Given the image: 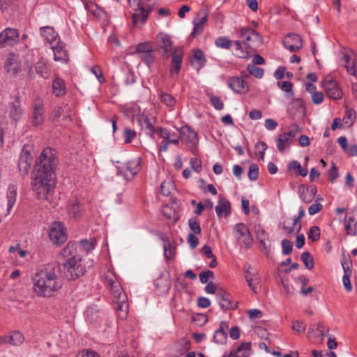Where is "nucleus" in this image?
<instances>
[{
  "label": "nucleus",
  "mask_w": 357,
  "mask_h": 357,
  "mask_svg": "<svg viewBox=\"0 0 357 357\" xmlns=\"http://www.w3.org/2000/svg\"><path fill=\"white\" fill-rule=\"evenodd\" d=\"M234 230L237 233V239L242 238L241 242L244 248L245 249L250 248L253 243V238L246 225L243 223H238L235 225Z\"/></svg>",
  "instance_id": "ddd939ff"
},
{
  "label": "nucleus",
  "mask_w": 357,
  "mask_h": 357,
  "mask_svg": "<svg viewBox=\"0 0 357 357\" xmlns=\"http://www.w3.org/2000/svg\"><path fill=\"white\" fill-rule=\"evenodd\" d=\"M259 176V168L256 164H252L249 167L248 178L251 181H256Z\"/></svg>",
  "instance_id": "13d9d810"
},
{
  "label": "nucleus",
  "mask_w": 357,
  "mask_h": 357,
  "mask_svg": "<svg viewBox=\"0 0 357 357\" xmlns=\"http://www.w3.org/2000/svg\"><path fill=\"white\" fill-rule=\"evenodd\" d=\"M355 119V112L353 110H347L346 116L343 119V121L348 126H351Z\"/></svg>",
  "instance_id": "69168bd1"
},
{
  "label": "nucleus",
  "mask_w": 357,
  "mask_h": 357,
  "mask_svg": "<svg viewBox=\"0 0 357 357\" xmlns=\"http://www.w3.org/2000/svg\"><path fill=\"white\" fill-rule=\"evenodd\" d=\"M82 207L77 199L72 201L68 204V213L71 218H79L82 215Z\"/></svg>",
  "instance_id": "c756f323"
},
{
  "label": "nucleus",
  "mask_w": 357,
  "mask_h": 357,
  "mask_svg": "<svg viewBox=\"0 0 357 357\" xmlns=\"http://www.w3.org/2000/svg\"><path fill=\"white\" fill-rule=\"evenodd\" d=\"M75 250V248L73 244L68 243L67 245L62 249V250L60 252V257L63 258V259H69L74 255H73V252Z\"/></svg>",
  "instance_id": "de8ad7c7"
},
{
  "label": "nucleus",
  "mask_w": 357,
  "mask_h": 357,
  "mask_svg": "<svg viewBox=\"0 0 357 357\" xmlns=\"http://www.w3.org/2000/svg\"><path fill=\"white\" fill-rule=\"evenodd\" d=\"M210 102L214 108L217 110H221L224 107L223 102L218 96H211Z\"/></svg>",
  "instance_id": "e2e57ef3"
},
{
  "label": "nucleus",
  "mask_w": 357,
  "mask_h": 357,
  "mask_svg": "<svg viewBox=\"0 0 357 357\" xmlns=\"http://www.w3.org/2000/svg\"><path fill=\"white\" fill-rule=\"evenodd\" d=\"M5 68L8 73H11L13 75H16L20 69V66L17 59L11 56L8 58L6 62Z\"/></svg>",
  "instance_id": "2f4dec72"
},
{
  "label": "nucleus",
  "mask_w": 357,
  "mask_h": 357,
  "mask_svg": "<svg viewBox=\"0 0 357 357\" xmlns=\"http://www.w3.org/2000/svg\"><path fill=\"white\" fill-rule=\"evenodd\" d=\"M160 99L162 103L169 107H174L176 102V99L172 95L163 91L160 92Z\"/></svg>",
  "instance_id": "a19ab883"
},
{
  "label": "nucleus",
  "mask_w": 357,
  "mask_h": 357,
  "mask_svg": "<svg viewBox=\"0 0 357 357\" xmlns=\"http://www.w3.org/2000/svg\"><path fill=\"white\" fill-rule=\"evenodd\" d=\"M254 230L257 240L268 238V237H269L268 234L260 224H255L254 226Z\"/></svg>",
  "instance_id": "09e8293b"
},
{
  "label": "nucleus",
  "mask_w": 357,
  "mask_h": 357,
  "mask_svg": "<svg viewBox=\"0 0 357 357\" xmlns=\"http://www.w3.org/2000/svg\"><path fill=\"white\" fill-rule=\"evenodd\" d=\"M7 337V342L13 346L21 345L24 340V337L20 331L11 332Z\"/></svg>",
  "instance_id": "7c9ffc66"
},
{
  "label": "nucleus",
  "mask_w": 357,
  "mask_h": 357,
  "mask_svg": "<svg viewBox=\"0 0 357 357\" xmlns=\"http://www.w3.org/2000/svg\"><path fill=\"white\" fill-rule=\"evenodd\" d=\"M62 286L63 282L53 265H48L38 271L33 278V291L40 297L53 296Z\"/></svg>",
  "instance_id": "f03ea898"
},
{
  "label": "nucleus",
  "mask_w": 357,
  "mask_h": 357,
  "mask_svg": "<svg viewBox=\"0 0 357 357\" xmlns=\"http://www.w3.org/2000/svg\"><path fill=\"white\" fill-rule=\"evenodd\" d=\"M321 232L318 226H312L310 228L308 238L312 242L317 241L320 238Z\"/></svg>",
  "instance_id": "603ef678"
},
{
  "label": "nucleus",
  "mask_w": 357,
  "mask_h": 357,
  "mask_svg": "<svg viewBox=\"0 0 357 357\" xmlns=\"http://www.w3.org/2000/svg\"><path fill=\"white\" fill-rule=\"evenodd\" d=\"M155 134H158L161 138H162V142H169L177 145L178 144V139H170L171 133L167 129L159 127L157 128Z\"/></svg>",
  "instance_id": "e433bc0d"
},
{
  "label": "nucleus",
  "mask_w": 357,
  "mask_h": 357,
  "mask_svg": "<svg viewBox=\"0 0 357 357\" xmlns=\"http://www.w3.org/2000/svg\"><path fill=\"white\" fill-rule=\"evenodd\" d=\"M76 357H100V356L92 350H83L78 353Z\"/></svg>",
  "instance_id": "774afa93"
},
{
  "label": "nucleus",
  "mask_w": 357,
  "mask_h": 357,
  "mask_svg": "<svg viewBox=\"0 0 357 357\" xmlns=\"http://www.w3.org/2000/svg\"><path fill=\"white\" fill-rule=\"evenodd\" d=\"M231 40L227 39L226 37H220L215 40L216 46L221 48H229L231 45Z\"/></svg>",
  "instance_id": "bf43d9fd"
},
{
  "label": "nucleus",
  "mask_w": 357,
  "mask_h": 357,
  "mask_svg": "<svg viewBox=\"0 0 357 357\" xmlns=\"http://www.w3.org/2000/svg\"><path fill=\"white\" fill-rule=\"evenodd\" d=\"M17 190V188L14 184H10L8 188L7 206H8V211L10 210V208L13 207V206L14 205V204L16 201Z\"/></svg>",
  "instance_id": "f704fd0d"
},
{
  "label": "nucleus",
  "mask_w": 357,
  "mask_h": 357,
  "mask_svg": "<svg viewBox=\"0 0 357 357\" xmlns=\"http://www.w3.org/2000/svg\"><path fill=\"white\" fill-rule=\"evenodd\" d=\"M137 119L141 128L144 130L151 139H154L157 131V128L154 126L155 123V118H149L147 114L143 113L139 115Z\"/></svg>",
  "instance_id": "4468645a"
},
{
  "label": "nucleus",
  "mask_w": 357,
  "mask_h": 357,
  "mask_svg": "<svg viewBox=\"0 0 357 357\" xmlns=\"http://www.w3.org/2000/svg\"><path fill=\"white\" fill-rule=\"evenodd\" d=\"M52 93L56 97H61L66 94V88L63 79L56 77L52 83Z\"/></svg>",
  "instance_id": "bb28decb"
},
{
  "label": "nucleus",
  "mask_w": 357,
  "mask_h": 357,
  "mask_svg": "<svg viewBox=\"0 0 357 357\" xmlns=\"http://www.w3.org/2000/svg\"><path fill=\"white\" fill-rule=\"evenodd\" d=\"M227 340V332L215 331L213 335V341L216 344H224Z\"/></svg>",
  "instance_id": "8fccbe9b"
},
{
  "label": "nucleus",
  "mask_w": 357,
  "mask_h": 357,
  "mask_svg": "<svg viewBox=\"0 0 357 357\" xmlns=\"http://www.w3.org/2000/svg\"><path fill=\"white\" fill-rule=\"evenodd\" d=\"M141 159L137 158L118 167L119 172L126 179H132L140 170Z\"/></svg>",
  "instance_id": "1a4fd4ad"
},
{
  "label": "nucleus",
  "mask_w": 357,
  "mask_h": 357,
  "mask_svg": "<svg viewBox=\"0 0 357 357\" xmlns=\"http://www.w3.org/2000/svg\"><path fill=\"white\" fill-rule=\"evenodd\" d=\"M301 259L306 268L311 270L314 267V259L308 252H304L301 254Z\"/></svg>",
  "instance_id": "37998d69"
},
{
  "label": "nucleus",
  "mask_w": 357,
  "mask_h": 357,
  "mask_svg": "<svg viewBox=\"0 0 357 357\" xmlns=\"http://www.w3.org/2000/svg\"><path fill=\"white\" fill-rule=\"evenodd\" d=\"M35 69L38 74L43 78L47 79L50 76V71L47 63L43 60H39L35 65Z\"/></svg>",
  "instance_id": "72a5a7b5"
},
{
  "label": "nucleus",
  "mask_w": 357,
  "mask_h": 357,
  "mask_svg": "<svg viewBox=\"0 0 357 357\" xmlns=\"http://www.w3.org/2000/svg\"><path fill=\"white\" fill-rule=\"evenodd\" d=\"M45 109L43 102L40 100L36 101L31 109V113L29 116L30 123L33 127H38L44 123Z\"/></svg>",
  "instance_id": "9b49d317"
},
{
  "label": "nucleus",
  "mask_w": 357,
  "mask_h": 357,
  "mask_svg": "<svg viewBox=\"0 0 357 357\" xmlns=\"http://www.w3.org/2000/svg\"><path fill=\"white\" fill-rule=\"evenodd\" d=\"M345 229L348 235L355 236L357 233V222L354 217H349L345 220Z\"/></svg>",
  "instance_id": "4c0bfd02"
},
{
  "label": "nucleus",
  "mask_w": 357,
  "mask_h": 357,
  "mask_svg": "<svg viewBox=\"0 0 357 357\" xmlns=\"http://www.w3.org/2000/svg\"><path fill=\"white\" fill-rule=\"evenodd\" d=\"M321 84L329 98L333 100L342 98V91L336 80L328 76L322 80Z\"/></svg>",
  "instance_id": "9d476101"
},
{
  "label": "nucleus",
  "mask_w": 357,
  "mask_h": 357,
  "mask_svg": "<svg viewBox=\"0 0 357 357\" xmlns=\"http://www.w3.org/2000/svg\"><path fill=\"white\" fill-rule=\"evenodd\" d=\"M8 113L9 118L14 122L20 121L24 114V109L22 107L20 98L16 96L8 104Z\"/></svg>",
  "instance_id": "2eb2a0df"
},
{
  "label": "nucleus",
  "mask_w": 357,
  "mask_h": 357,
  "mask_svg": "<svg viewBox=\"0 0 357 357\" xmlns=\"http://www.w3.org/2000/svg\"><path fill=\"white\" fill-rule=\"evenodd\" d=\"M58 273H63V276L68 280H74L84 275V269L82 265V259L79 257L73 256L63 262H59Z\"/></svg>",
  "instance_id": "39448f33"
},
{
  "label": "nucleus",
  "mask_w": 357,
  "mask_h": 357,
  "mask_svg": "<svg viewBox=\"0 0 357 357\" xmlns=\"http://www.w3.org/2000/svg\"><path fill=\"white\" fill-rule=\"evenodd\" d=\"M151 10V8L146 9L144 7L136 11L137 13H133L132 15L133 24L135 26H137L139 24H143L144 23H145Z\"/></svg>",
  "instance_id": "393cba45"
},
{
  "label": "nucleus",
  "mask_w": 357,
  "mask_h": 357,
  "mask_svg": "<svg viewBox=\"0 0 357 357\" xmlns=\"http://www.w3.org/2000/svg\"><path fill=\"white\" fill-rule=\"evenodd\" d=\"M248 73L256 78H261L264 76V71L261 68L255 65L248 64L247 66Z\"/></svg>",
  "instance_id": "a18cd8bd"
},
{
  "label": "nucleus",
  "mask_w": 357,
  "mask_h": 357,
  "mask_svg": "<svg viewBox=\"0 0 357 357\" xmlns=\"http://www.w3.org/2000/svg\"><path fill=\"white\" fill-rule=\"evenodd\" d=\"M282 253L285 255H290L292 252V243L291 241L284 239L282 241Z\"/></svg>",
  "instance_id": "052dcab7"
},
{
  "label": "nucleus",
  "mask_w": 357,
  "mask_h": 357,
  "mask_svg": "<svg viewBox=\"0 0 357 357\" xmlns=\"http://www.w3.org/2000/svg\"><path fill=\"white\" fill-rule=\"evenodd\" d=\"M49 236L54 244H61L67 239L65 228L60 222H54L50 228Z\"/></svg>",
  "instance_id": "f8f14e48"
},
{
  "label": "nucleus",
  "mask_w": 357,
  "mask_h": 357,
  "mask_svg": "<svg viewBox=\"0 0 357 357\" xmlns=\"http://www.w3.org/2000/svg\"><path fill=\"white\" fill-rule=\"evenodd\" d=\"M278 86L287 93V96L291 97L294 96V93L293 91V84L291 82L288 81L278 82Z\"/></svg>",
  "instance_id": "c03bdc74"
},
{
  "label": "nucleus",
  "mask_w": 357,
  "mask_h": 357,
  "mask_svg": "<svg viewBox=\"0 0 357 357\" xmlns=\"http://www.w3.org/2000/svg\"><path fill=\"white\" fill-rule=\"evenodd\" d=\"M215 210L219 218L227 216L231 213L230 202L225 197L220 195L218 204L215 206Z\"/></svg>",
  "instance_id": "5701e85b"
},
{
  "label": "nucleus",
  "mask_w": 357,
  "mask_h": 357,
  "mask_svg": "<svg viewBox=\"0 0 357 357\" xmlns=\"http://www.w3.org/2000/svg\"><path fill=\"white\" fill-rule=\"evenodd\" d=\"M301 132L300 128L296 124L290 126L287 132L279 135L276 140L277 149L280 153H283L287 146H289L296 135Z\"/></svg>",
  "instance_id": "6e6552de"
},
{
  "label": "nucleus",
  "mask_w": 357,
  "mask_h": 357,
  "mask_svg": "<svg viewBox=\"0 0 357 357\" xmlns=\"http://www.w3.org/2000/svg\"><path fill=\"white\" fill-rule=\"evenodd\" d=\"M193 57L197 63V70H199L206 63V59L204 53L200 49H196L194 50Z\"/></svg>",
  "instance_id": "c9c22d12"
},
{
  "label": "nucleus",
  "mask_w": 357,
  "mask_h": 357,
  "mask_svg": "<svg viewBox=\"0 0 357 357\" xmlns=\"http://www.w3.org/2000/svg\"><path fill=\"white\" fill-rule=\"evenodd\" d=\"M41 36L50 43L56 40L57 34L51 26H43L40 29Z\"/></svg>",
  "instance_id": "473e14b6"
},
{
  "label": "nucleus",
  "mask_w": 357,
  "mask_h": 357,
  "mask_svg": "<svg viewBox=\"0 0 357 357\" xmlns=\"http://www.w3.org/2000/svg\"><path fill=\"white\" fill-rule=\"evenodd\" d=\"M341 58L342 65L346 68L347 73L351 75H355L356 70V59L353 52L350 50H344L342 52Z\"/></svg>",
  "instance_id": "a211bd4d"
},
{
  "label": "nucleus",
  "mask_w": 357,
  "mask_h": 357,
  "mask_svg": "<svg viewBox=\"0 0 357 357\" xmlns=\"http://www.w3.org/2000/svg\"><path fill=\"white\" fill-rule=\"evenodd\" d=\"M158 50L164 58H169L172 55L170 74L178 75L183 61V52L181 47L172 50V42L170 37L165 33H159L157 36Z\"/></svg>",
  "instance_id": "20e7f679"
},
{
  "label": "nucleus",
  "mask_w": 357,
  "mask_h": 357,
  "mask_svg": "<svg viewBox=\"0 0 357 357\" xmlns=\"http://www.w3.org/2000/svg\"><path fill=\"white\" fill-rule=\"evenodd\" d=\"M283 44L287 50L291 52H295L302 48L303 40L299 35L290 33L284 37Z\"/></svg>",
  "instance_id": "dca6fc26"
},
{
  "label": "nucleus",
  "mask_w": 357,
  "mask_h": 357,
  "mask_svg": "<svg viewBox=\"0 0 357 357\" xmlns=\"http://www.w3.org/2000/svg\"><path fill=\"white\" fill-rule=\"evenodd\" d=\"M315 187L306 188L304 185H300L298 189L300 198L305 203H310L316 194Z\"/></svg>",
  "instance_id": "b1692460"
},
{
  "label": "nucleus",
  "mask_w": 357,
  "mask_h": 357,
  "mask_svg": "<svg viewBox=\"0 0 357 357\" xmlns=\"http://www.w3.org/2000/svg\"><path fill=\"white\" fill-rule=\"evenodd\" d=\"M136 136V131L130 128H126L123 132L124 142L126 144L130 143Z\"/></svg>",
  "instance_id": "6e6d98bb"
},
{
  "label": "nucleus",
  "mask_w": 357,
  "mask_h": 357,
  "mask_svg": "<svg viewBox=\"0 0 357 357\" xmlns=\"http://www.w3.org/2000/svg\"><path fill=\"white\" fill-rule=\"evenodd\" d=\"M102 282L113 296V302L116 303L118 316L123 319L128 312V303L126 293L123 291L119 276L113 268H108L102 276Z\"/></svg>",
  "instance_id": "7ed1b4c3"
},
{
  "label": "nucleus",
  "mask_w": 357,
  "mask_h": 357,
  "mask_svg": "<svg viewBox=\"0 0 357 357\" xmlns=\"http://www.w3.org/2000/svg\"><path fill=\"white\" fill-rule=\"evenodd\" d=\"M214 273L211 271H203L199 274L200 282L203 284L208 282L209 279L214 278Z\"/></svg>",
  "instance_id": "680f3d73"
},
{
  "label": "nucleus",
  "mask_w": 357,
  "mask_h": 357,
  "mask_svg": "<svg viewBox=\"0 0 357 357\" xmlns=\"http://www.w3.org/2000/svg\"><path fill=\"white\" fill-rule=\"evenodd\" d=\"M217 298L220 307L224 310H235L238 303L232 299L231 296L226 291H221L217 294Z\"/></svg>",
  "instance_id": "f3484780"
},
{
  "label": "nucleus",
  "mask_w": 357,
  "mask_h": 357,
  "mask_svg": "<svg viewBox=\"0 0 357 357\" xmlns=\"http://www.w3.org/2000/svg\"><path fill=\"white\" fill-rule=\"evenodd\" d=\"M251 343L243 342L236 349L235 351H231L230 356L233 357H248L250 354Z\"/></svg>",
  "instance_id": "cd10ccee"
},
{
  "label": "nucleus",
  "mask_w": 357,
  "mask_h": 357,
  "mask_svg": "<svg viewBox=\"0 0 357 357\" xmlns=\"http://www.w3.org/2000/svg\"><path fill=\"white\" fill-rule=\"evenodd\" d=\"M208 20V14L205 10L200 11L197 17L193 20L194 29L191 33L192 37H196L197 34L202 33L204 29V25Z\"/></svg>",
  "instance_id": "4be33fe9"
},
{
  "label": "nucleus",
  "mask_w": 357,
  "mask_h": 357,
  "mask_svg": "<svg viewBox=\"0 0 357 357\" xmlns=\"http://www.w3.org/2000/svg\"><path fill=\"white\" fill-rule=\"evenodd\" d=\"M228 86L232 91L238 93H245L249 91L248 84L238 77H230L228 81Z\"/></svg>",
  "instance_id": "aec40b11"
},
{
  "label": "nucleus",
  "mask_w": 357,
  "mask_h": 357,
  "mask_svg": "<svg viewBox=\"0 0 357 357\" xmlns=\"http://www.w3.org/2000/svg\"><path fill=\"white\" fill-rule=\"evenodd\" d=\"M255 149L256 153L259 155V160H264V153L267 149L266 144L264 142H259L255 144Z\"/></svg>",
  "instance_id": "864d4df0"
},
{
  "label": "nucleus",
  "mask_w": 357,
  "mask_h": 357,
  "mask_svg": "<svg viewBox=\"0 0 357 357\" xmlns=\"http://www.w3.org/2000/svg\"><path fill=\"white\" fill-rule=\"evenodd\" d=\"M33 161V156L31 153L23 149L18 162V168L22 175H26L31 168V165Z\"/></svg>",
  "instance_id": "6ab92c4d"
},
{
  "label": "nucleus",
  "mask_w": 357,
  "mask_h": 357,
  "mask_svg": "<svg viewBox=\"0 0 357 357\" xmlns=\"http://www.w3.org/2000/svg\"><path fill=\"white\" fill-rule=\"evenodd\" d=\"M1 37H5L8 41V45H14L17 43L19 32L16 29L6 28L1 32Z\"/></svg>",
  "instance_id": "c85d7f7f"
},
{
  "label": "nucleus",
  "mask_w": 357,
  "mask_h": 357,
  "mask_svg": "<svg viewBox=\"0 0 357 357\" xmlns=\"http://www.w3.org/2000/svg\"><path fill=\"white\" fill-rule=\"evenodd\" d=\"M191 168L196 172L199 173L202 169V161L198 158H192L190 162Z\"/></svg>",
  "instance_id": "0e129e2a"
},
{
  "label": "nucleus",
  "mask_w": 357,
  "mask_h": 357,
  "mask_svg": "<svg viewBox=\"0 0 357 357\" xmlns=\"http://www.w3.org/2000/svg\"><path fill=\"white\" fill-rule=\"evenodd\" d=\"M245 278L249 287L252 289L254 293H257V284L259 283L258 278H254L252 274L249 272H246L245 274Z\"/></svg>",
  "instance_id": "ea45409f"
},
{
  "label": "nucleus",
  "mask_w": 357,
  "mask_h": 357,
  "mask_svg": "<svg viewBox=\"0 0 357 357\" xmlns=\"http://www.w3.org/2000/svg\"><path fill=\"white\" fill-rule=\"evenodd\" d=\"M241 37L243 40V43L252 51H255L263 42L262 36L259 33L249 28H242L241 29Z\"/></svg>",
  "instance_id": "0eeeda50"
},
{
  "label": "nucleus",
  "mask_w": 357,
  "mask_h": 357,
  "mask_svg": "<svg viewBox=\"0 0 357 357\" xmlns=\"http://www.w3.org/2000/svg\"><path fill=\"white\" fill-rule=\"evenodd\" d=\"M54 52V59L55 61L62 63H67L69 60L68 54L62 43H58L56 46L52 47Z\"/></svg>",
  "instance_id": "a878e982"
},
{
  "label": "nucleus",
  "mask_w": 357,
  "mask_h": 357,
  "mask_svg": "<svg viewBox=\"0 0 357 357\" xmlns=\"http://www.w3.org/2000/svg\"><path fill=\"white\" fill-rule=\"evenodd\" d=\"M190 349V342L185 338L179 340L171 347L172 357H179Z\"/></svg>",
  "instance_id": "412c9836"
},
{
  "label": "nucleus",
  "mask_w": 357,
  "mask_h": 357,
  "mask_svg": "<svg viewBox=\"0 0 357 357\" xmlns=\"http://www.w3.org/2000/svg\"><path fill=\"white\" fill-rule=\"evenodd\" d=\"M58 160L54 151L45 148L41 152L33 172L32 189L38 199L50 200L54 188V174Z\"/></svg>",
  "instance_id": "f257e3e1"
},
{
  "label": "nucleus",
  "mask_w": 357,
  "mask_h": 357,
  "mask_svg": "<svg viewBox=\"0 0 357 357\" xmlns=\"http://www.w3.org/2000/svg\"><path fill=\"white\" fill-rule=\"evenodd\" d=\"M79 243L84 250L89 252L95 248L96 240L94 238H91L89 240L82 239Z\"/></svg>",
  "instance_id": "3c124183"
},
{
  "label": "nucleus",
  "mask_w": 357,
  "mask_h": 357,
  "mask_svg": "<svg viewBox=\"0 0 357 357\" xmlns=\"http://www.w3.org/2000/svg\"><path fill=\"white\" fill-rule=\"evenodd\" d=\"M154 52H150L146 54L140 55V59L144 61L149 67H150L155 60Z\"/></svg>",
  "instance_id": "4d7b16f0"
},
{
  "label": "nucleus",
  "mask_w": 357,
  "mask_h": 357,
  "mask_svg": "<svg viewBox=\"0 0 357 357\" xmlns=\"http://www.w3.org/2000/svg\"><path fill=\"white\" fill-rule=\"evenodd\" d=\"M288 169L289 171L296 170V172L303 177L306 176L308 173L307 169L302 168L301 164L296 160L291 161L289 163Z\"/></svg>",
  "instance_id": "58836bf2"
},
{
  "label": "nucleus",
  "mask_w": 357,
  "mask_h": 357,
  "mask_svg": "<svg viewBox=\"0 0 357 357\" xmlns=\"http://www.w3.org/2000/svg\"><path fill=\"white\" fill-rule=\"evenodd\" d=\"M258 241L261 245V252H264L266 255H268L271 250V241L269 237H268V238H262Z\"/></svg>",
  "instance_id": "5fc2aeb1"
},
{
  "label": "nucleus",
  "mask_w": 357,
  "mask_h": 357,
  "mask_svg": "<svg viewBox=\"0 0 357 357\" xmlns=\"http://www.w3.org/2000/svg\"><path fill=\"white\" fill-rule=\"evenodd\" d=\"M179 131L181 141L185 143L188 146V148L194 155H197V133L188 126L182 127Z\"/></svg>",
  "instance_id": "423d86ee"
},
{
  "label": "nucleus",
  "mask_w": 357,
  "mask_h": 357,
  "mask_svg": "<svg viewBox=\"0 0 357 357\" xmlns=\"http://www.w3.org/2000/svg\"><path fill=\"white\" fill-rule=\"evenodd\" d=\"M339 176L338 170L337 166L333 163L332 166L328 172V180L333 183L335 180Z\"/></svg>",
  "instance_id": "338daca9"
},
{
  "label": "nucleus",
  "mask_w": 357,
  "mask_h": 357,
  "mask_svg": "<svg viewBox=\"0 0 357 357\" xmlns=\"http://www.w3.org/2000/svg\"><path fill=\"white\" fill-rule=\"evenodd\" d=\"M188 226L195 234H199L202 231L200 223L197 218H192L188 220Z\"/></svg>",
  "instance_id": "49530a36"
},
{
  "label": "nucleus",
  "mask_w": 357,
  "mask_h": 357,
  "mask_svg": "<svg viewBox=\"0 0 357 357\" xmlns=\"http://www.w3.org/2000/svg\"><path fill=\"white\" fill-rule=\"evenodd\" d=\"M135 52L143 54L150 52H154V50L153 47L151 43L144 42L137 45L135 47Z\"/></svg>",
  "instance_id": "79ce46f5"
}]
</instances>
